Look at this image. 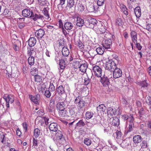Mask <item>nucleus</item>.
<instances>
[{
    "label": "nucleus",
    "mask_w": 151,
    "mask_h": 151,
    "mask_svg": "<svg viewBox=\"0 0 151 151\" xmlns=\"http://www.w3.org/2000/svg\"><path fill=\"white\" fill-rule=\"evenodd\" d=\"M39 4L41 6L45 5L46 4V0H38Z\"/></svg>",
    "instance_id": "e2e57ef3"
},
{
    "label": "nucleus",
    "mask_w": 151,
    "mask_h": 151,
    "mask_svg": "<svg viewBox=\"0 0 151 151\" xmlns=\"http://www.w3.org/2000/svg\"><path fill=\"white\" fill-rule=\"evenodd\" d=\"M31 12L30 10L28 9H24L22 11V15L23 16L25 17L30 16Z\"/></svg>",
    "instance_id": "7c9ffc66"
},
{
    "label": "nucleus",
    "mask_w": 151,
    "mask_h": 151,
    "mask_svg": "<svg viewBox=\"0 0 151 151\" xmlns=\"http://www.w3.org/2000/svg\"><path fill=\"white\" fill-rule=\"evenodd\" d=\"M120 59L118 56H115L112 61L116 64L117 66L118 65H120Z\"/></svg>",
    "instance_id": "a18cd8bd"
},
{
    "label": "nucleus",
    "mask_w": 151,
    "mask_h": 151,
    "mask_svg": "<svg viewBox=\"0 0 151 151\" xmlns=\"http://www.w3.org/2000/svg\"><path fill=\"white\" fill-rule=\"evenodd\" d=\"M75 44L81 50L83 49L84 45L80 39H78L75 41Z\"/></svg>",
    "instance_id": "473e14b6"
},
{
    "label": "nucleus",
    "mask_w": 151,
    "mask_h": 151,
    "mask_svg": "<svg viewBox=\"0 0 151 151\" xmlns=\"http://www.w3.org/2000/svg\"><path fill=\"white\" fill-rule=\"evenodd\" d=\"M146 101L147 104L148 105H151V97L150 96H148L147 97L146 99Z\"/></svg>",
    "instance_id": "338daca9"
},
{
    "label": "nucleus",
    "mask_w": 151,
    "mask_h": 151,
    "mask_svg": "<svg viewBox=\"0 0 151 151\" xmlns=\"http://www.w3.org/2000/svg\"><path fill=\"white\" fill-rule=\"evenodd\" d=\"M61 52L63 56L64 57L68 56L70 54L68 49L65 47H63Z\"/></svg>",
    "instance_id": "4be33fe9"
},
{
    "label": "nucleus",
    "mask_w": 151,
    "mask_h": 151,
    "mask_svg": "<svg viewBox=\"0 0 151 151\" xmlns=\"http://www.w3.org/2000/svg\"><path fill=\"white\" fill-rule=\"evenodd\" d=\"M30 17L32 18L33 20L35 21L38 19H42L44 17L40 14H34L33 12H31Z\"/></svg>",
    "instance_id": "dca6fc26"
},
{
    "label": "nucleus",
    "mask_w": 151,
    "mask_h": 151,
    "mask_svg": "<svg viewBox=\"0 0 151 151\" xmlns=\"http://www.w3.org/2000/svg\"><path fill=\"white\" fill-rule=\"evenodd\" d=\"M59 65L60 69L64 70L66 66L65 62L64 60L61 59L59 60Z\"/></svg>",
    "instance_id": "c9c22d12"
},
{
    "label": "nucleus",
    "mask_w": 151,
    "mask_h": 151,
    "mask_svg": "<svg viewBox=\"0 0 151 151\" xmlns=\"http://www.w3.org/2000/svg\"><path fill=\"white\" fill-rule=\"evenodd\" d=\"M27 61L30 65H33L35 63V58L33 56H29L28 59Z\"/></svg>",
    "instance_id": "4c0bfd02"
},
{
    "label": "nucleus",
    "mask_w": 151,
    "mask_h": 151,
    "mask_svg": "<svg viewBox=\"0 0 151 151\" xmlns=\"http://www.w3.org/2000/svg\"><path fill=\"white\" fill-rule=\"evenodd\" d=\"M84 83L85 85H87L90 83V79L87 76L84 78Z\"/></svg>",
    "instance_id": "bf43d9fd"
},
{
    "label": "nucleus",
    "mask_w": 151,
    "mask_h": 151,
    "mask_svg": "<svg viewBox=\"0 0 151 151\" xmlns=\"http://www.w3.org/2000/svg\"><path fill=\"white\" fill-rule=\"evenodd\" d=\"M73 66L74 68L77 69L79 68L80 66V63L79 61L77 60H75L72 63Z\"/></svg>",
    "instance_id": "c03bdc74"
},
{
    "label": "nucleus",
    "mask_w": 151,
    "mask_h": 151,
    "mask_svg": "<svg viewBox=\"0 0 151 151\" xmlns=\"http://www.w3.org/2000/svg\"><path fill=\"white\" fill-rule=\"evenodd\" d=\"M116 112V109L115 108H114L113 106L108 107L107 109V115L109 116H111L114 115H115Z\"/></svg>",
    "instance_id": "9b49d317"
},
{
    "label": "nucleus",
    "mask_w": 151,
    "mask_h": 151,
    "mask_svg": "<svg viewBox=\"0 0 151 151\" xmlns=\"http://www.w3.org/2000/svg\"><path fill=\"white\" fill-rule=\"evenodd\" d=\"M106 68L107 70L113 71L117 68V66L115 63L111 60L109 61L108 63L106 64Z\"/></svg>",
    "instance_id": "423d86ee"
},
{
    "label": "nucleus",
    "mask_w": 151,
    "mask_h": 151,
    "mask_svg": "<svg viewBox=\"0 0 151 151\" xmlns=\"http://www.w3.org/2000/svg\"><path fill=\"white\" fill-rule=\"evenodd\" d=\"M130 35L132 41L135 44V41H137V33L134 31H132L130 33Z\"/></svg>",
    "instance_id": "393cba45"
},
{
    "label": "nucleus",
    "mask_w": 151,
    "mask_h": 151,
    "mask_svg": "<svg viewBox=\"0 0 151 151\" xmlns=\"http://www.w3.org/2000/svg\"><path fill=\"white\" fill-rule=\"evenodd\" d=\"M142 138L139 135H135L133 137V141L135 143H138L141 142L142 141Z\"/></svg>",
    "instance_id": "a878e982"
},
{
    "label": "nucleus",
    "mask_w": 151,
    "mask_h": 151,
    "mask_svg": "<svg viewBox=\"0 0 151 151\" xmlns=\"http://www.w3.org/2000/svg\"><path fill=\"white\" fill-rule=\"evenodd\" d=\"M116 138L119 139L121 137L122 133L121 131L117 130L116 132Z\"/></svg>",
    "instance_id": "774afa93"
},
{
    "label": "nucleus",
    "mask_w": 151,
    "mask_h": 151,
    "mask_svg": "<svg viewBox=\"0 0 151 151\" xmlns=\"http://www.w3.org/2000/svg\"><path fill=\"white\" fill-rule=\"evenodd\" d=\"M104 37H103L105 39H111L112 37V35L111 34L107 32L106 31L104 34H103Z\"/></svg>",
    "instance_id": "a19ab883"
},
{
    "label": "nucleus",
    "mask_w": 151,
    "mask_h": 151,
    "mask_svg": "<svg viewBox=\"0 0 151 151\" xmlns=\"http://www.w3.org/2000/svg\"><path fill=\"white\" fill-rule=\"evenodd\" d=\"M68 116L74 117L77 116L78 109L75 105H72L68 108Z\"/></svg>",
    "instance_id": "f03ea898"
},
{
    "label": "nucleus",
    "mask_w": 151,
    "mask_h": 151,
    "mask_svg": "<svg viewBox=\"0 0 151 151\" xmlns=\"http://www.w3.org/2000/svg\"><path fill=\"white\" fill-rule=\"evenodd\" d=\"M45 34L44 30L41 29L36 31L35 32V36L38 39H41Z\"/></svg>",
    "instance_id": "9d476101"
},
{
    "label": "nucleus",
    "mask_w": 151,
    "mask_h": 151,
    "mask_svg": "<svg viewBox=\"0 0 151 151\" xmlns=\"http://www.w3.org/2000/svg\"><path fill=\"white\" fill-rule=\"evenodd\" d=\"M59 116L61 117L68 116V113L66 109L64 108L60 111H58Z\"/></svg>",
    "instance_id": "5701e85b"
},
{
    "label": "nucleus",
    "mask_w": 151,
    "mask_h": 151,
    "mask_svg": "<svg viewBox=\"0 0 151 151\" xmlns=\"http://www.w3.org/2000/svg\"><path fill=\"white\" fill-rule=\"evenodd\" d=\"M135 44L136 45V47L137 48V49L139 50H141V49H142V46L140 45V44L137 41H137H135Z\"/></svg>",
    "instance_id": "69168bd1"
},
{
    "label": "nucleus",
    "mask_w": 151,
    "mask_h": 151,
    "mask_svg": "<svg viewBox=\"0 0 151 151\" xmlns=\"http://www.w3.org/2000/svg\"><path fill=\"white\" fill-rule=\"evenodd\" d=\"M77 9L80 12H82L84 9V6L81 4H79L77 6Z\"/></svg>",
    "instance_id": "3c124183"
},
{
    "label": "nucleus",
    "mask_w": 151,
    "mask_h": 151,
    "mask_svg": "<svg viewBox=\"0 0 151 151\" xmlns=\"http://www.w3.org/2000/svg\"><path fill=\"white\" fill-rule=\"evenodd\" d=\"M100 82L104 86L107 87L108 86L109 83V79L106 77H101Z\"/></svg>",
    "instance_id": "ddd939ff"
},
{
    "label": "nucleus",
    "mask_w": 151,
    "mask_h": 151,
    "mask_svg": "<svg viewBox=\"0 0 151 151\" xmlns=\"http://www.w3.org/2000/svg\"><path fill=\"white\" fill-rule=\"evenodd\" d=\"M85 123L83 119L79 120L76 124V125L79 127H84L85 125Z\"/></svg>",
    "instance_id": "09e8293b"
},
{
    "label": "nucleus",
    "mask_w": 151,
    "mask_h": 151,
    "mask_svg": "<svg viewBox=\"0 0 151 151\" xmlns=\"http://www.w3.org/2000/svg\"><path fill=\"white\" fill-rule=\"evenodd\" d=\"M74 103L78 107V110L79 111L85 106V101L83 100L82 98L79 95L75 99Z\"/></svg>",
    "instance_id": "f257e3e1"
},
{
    "label": "nucleus",
    "mask_w": 151,
    "mask_h": 151,
    "mask_svg": "<svg viewBox=\"0 0 151 151\" xmlns=\"http://www.w3.org/2000/svg\"><path fill=\"white\" fill-rule=\"evenodd\" d=\"M87 66L86 64H84L80 65L79 66L80 70L81 72L85 73L86 71Z\"/></svg>",
    "instance_id": "f704fd0d"
},
{
    "label": "nucleus",
    "mask_w": 151,
    "mask_h": 151,
    "mask_svg": "<svg viewBox=\"0 0 151 151\" xmlns=\"http://www.w3.org/2000/svg\"><path fill=\"white\" fill-rule=\"evenodd\" d=\"M75 2L74 0H68L67 1V6L71 8L75 6Z\"/></svg>",
    "instance_id": "e433bc0d"
},
{
    "label": "nucleus",
    "mask_w": 151,
    "mask_h": 151,
    "mask_svg": "<svg viewBox=\"0 0 151 151\" xmlns=\"http://www.w3.org/2000/svg\"><path fill=\"white\" fill-rule=\"evenodd\" d=\"M51 92L49 90H46L45 92V96L47 98H49L51 96Z\"/></svg>",
    "instance_id": "4d7b16f0"
},
{
    "label": "nucleus",
    "mask_w": 151,
    "mask_h": 151,
    "mask_svg": "<svg viewBox=\"0 0 151 151\" xmlns=\"http://www.w3.org/2000/svg\"><path fill=\"white\" fill-rule=\"evenodd\" d=\"M93 114L90 112L87 111L86 112V118L87 119H91L93 116Z\"/></svg>",
    "instance_id": "603ef678"
},
{
    "label": "nucleus",
    "mask_w": 151,
    "mask_h": 151,
    "mask_svg": "<svg viewBox=\"0 0 151 151\" xmlns=\"http://www.w3.org/2000/svg\"><path fill=\"white\" fill-rule=\"evenodd\" d=\"M111 45V39H106L102 43V45L103 47L106 49L110 48Z\"/></svg>",
    "instance_id": "f8f14e48"
},
{
    "label": "nucleus",
    "mask_w": 151,
    "mask_h": 151,
    "mask_svg": "<svg viewBox=\"0 0 151 151\" xmlns=\"http://www.w3.org/2000/svg\"><path fill=\"white\" fill-rule=\"evenodd\" d=\"M139 84H140V86H142V87H147L148 86V84L146 82V81H144L140 82H139Z\"/></svg>",
    "instance_id": "6e6d98bb"
},
{
    "label": "nucleus",
    "mask_w": 151,
    "mask_h": 151,
    "mask_svg": "<svg viewBox=\"0 0 151 151\" xmlns=\"http://www.w3.org/2000/svg\"><path fill=\"white\" fill-rule=\"evenodd\" d=\"M55 102V100L53 98H51L50 100L48 110L50 112H52L54 110Z\"/></svg>",
    "instance_id": "4468645a"
},
{
    "label": "nucleus",
    "mask_w": 151,
    "mask_h": 151,
    "mask_svg": "<svg viewBox=\"0 0 151 151\" xmlns=\"http://www.w3.org/2000/svg\"><path fill=\"white\" fill-rule=\"evenodd\" d=\"M84 142L85 144L87 146L90 145L92 143L91 140L88 138H86L84 139Z\"/></svg>",
    "instance_id": "8fccbe9b"
},
{
    "label": "nucleus",
    "mask_w": 151,
    "mask_h": 151,
    "mask_svg": "<svg viewBox=\"0 0 151 151\" xmlns=\"http://www.w3.org/2000/svg\"><path fill=\"white\" fill-rule=\"evenodd\" d=\"M49 129L51 131L56 132L58 129L57 124L54 122L50 123L49 125Z\"/></svg>",
    "instance_id": "2eb2a0df"
},
{
    "label": "nucleus",
    "mask_w": 151,
    "mask_h": 151,
    "mask_svg": "<svg viewBox=\"0 0 151 151\" xmlns=\"http://www.w3.org/2000/svg\"><path fill=\"white\" fill-rule=\"evenodd\" d=\"M12 43L13 45V48L16 51H19V44L20 42L18 40H12Z\"/></svg>",
    "instance_id": "f3484780"
},
{
    "label": "nucleus",
    "mask_w": 151,
    "mask_h": 151,
    "mask_svg": "<svg viewBox=\"0 0 151 151\" xmlns=\"http://www.w3.org/2000/svg\"><path fill=\"white\" fill-rule=\"evenodd\" d=\"M38 70L35 67L32 68L31 69V74L33 76L35 75V74L37 75L38 73Z\"/></svg>",
    "instance_id": "864d4df0"
},
{
    "label": "nucleus",
    "mask_w": 151,
    "mask_h": 151,
    "mask_svg": "<svg viewBox=\"0 0 151 151\" xmlns=\"http://www.w3.org/2000/svg\"><path fill=\"white\" fill-rule=\"evenodd\" d=\"M134 127V124H129L128 129L125 132V134L127 135L128 133L133 131V127Z\"/></svg>",
    "instance_id": "79ce46f5"
},
{
    "label": "nucleus",
    "mask_w": 151,
    "mask_h": 151,
    "mask_svg": "<svg viewBox=\"0 0 151 151\" xmlns=\"http://www.w3.org/2000/svg\"><path fill=\"white\" fill-rule=\"evenodd\" d=\"M0 141L2 143L6 142L5 135L2 132H0Z\"/></svg>",
    "instance_id": "58836bf2"
},
{
    "label": "nucleus",
    "mask_w": 151,
    "mask_h": 151,
    "mask_svg": "<svg viewBox=\"0 0 151 151\" xmlns=\"http://www.w3.org/2000/svg\"><path fill=\"white\" fill-rule=\"evenodd\" d=\"M48 10L49 8L48 7L44 8L43 9V12L45 19L48 20H50V19H49L50 16L48 13Z\"/></svg>",
    "instance_id": "c85d7f7f"
},
{
    "label": "nucleus",
    "mask_w": 151,
    "mask_h": 151,
    "mask_svg": "<svg viewBox=\"0 0 151 151\" xmlns=\"http://www.w3.org/2000/svg\"><path fill=\"white\" fill-rule=\"evenodd\" d=\"M97 109L98 111L101 112H104L106 110V107L104 104H101L97 107Z\"/></svg>",
    "instance_id": "2f4dec72"
},
{
    "label": "nucleus",
    "mask_w": 151,
    "mask_h": 151,
    "mask_svg": "<svg viewBox=\"0 0 151 151\" xmlns=\"http://www.w3.org/2000/svg\"><path fill=\"white\" fill-rule=\"evenodd\" d=\"M29 97L31 100L35 104H39V100L40 98V96L39 94H37L34 96L32 95H29Z\"/></svg>",
    "instance_id": "0eeeda50"
},
{
    "label": "nucleus",
    "mask_w": 151,
    "mask_h": 151,
    "mask_svg": "<svg viewBox=\"0 0 151 151\" xmlns=\"http://www.w3.org/2000/svg\"><path fill=\"white\" fill-rule=\"evenodd\" d=\"M109 122L112 125L118 126L119 124V120L116 117L111 118L109 119Z\"/></svg>",
    "instance_id": "6e6552de"
},
{
    "label": "nucleus",
    "mask_w": 151,
    "mask_h": 151,
    "mask_svg": "<svg viewBox=\"0 0 151 151\" xmlns=\"http://www.w3.org/2000/svg\"><path fill=\"white\" fill-rule=\"evenodd\" d=\"M96 50L98 54L101 55L104 53V49L101 47H99L96 49Z\"/></svg>",
    "instance_id": "49530a36"
},
{
    "label": "nucleus",
    "mask_w": 151,
    "mask_h": 151,
    "mask_svg": "<svg viewBox=\"0 0 151 151\" xmlns=\"http://www.w3.org/2000/svg\"><path fill=\"white\" fill-rule=\"evenodd\" d=\"M134 12L137 17H140L141 14V10L139 7H137L134 9Z\"/></svg>",
    "instance_id": "72a5a7b5"
},
{
    "label": "nucleus",
    "mask_w": 151,
    "mask_h": 151,
    "mask_svg": "<svg viewBox=\"0 0 151 151\" xmlns=\"http://www.w3.org/2000/svg\"><path fill=\"white\" fill-rule=\"evenodd\" d=\"M120 8L121 11L125 15L127 16L128 14V9L126 6L124 4L121 5Z\"/></svg>",
    "instance_id": "bb28decb"
},
{
    "label": "nucleus",
    "mask_w": 151,
    "mask_h": 151,
    "mask_svg": "<svg viewBox=\"0 0 151 151\" xmlns=\"http://www.w3.org/2000/svg\"><path fill=\"white\" fill-rule=\"evenodd\" d=\"M36 40L34 37H30L28 41V43L29 46L32 47L35 46L36 42Z\"/></svg>",
    "instance_id": "b1692460"
},
{
    "label": "nucleus",
    "mask_w": 151,
    "mask_h": 151,
    "mask_svg": "<svg viewBox=\"0 0 151 151\" xmlns=\"http://www.w3.org/2000/svg\"><path fill=\"white\" fill-rule=\"evenodd\" d=\"M140 145L142 148H146L147 147V142L145 140L143 141L141 144Z\"/></svg>",
    "instance_id": "680f3d73"
},
{
    "label": "nucleus",
    "mask_w": 151,
    "mask_h": 151,
    "mask_svg": "<svg viewBox=\"0 0 151 151\" xmlns=\"http://www.w3.org/2000/svg\"><path fill=\"white\" fill-rule=\"evenodd\" d=\"M40 131L38 128H36L34 131V135L36 138H37L39 137L40 134Z\"/></svg>",
    "instance_id": "de8ad7c7"
},
{
    "label": "nucleus",
    "mask_w": 151,
    "mask_h": 151,
    "mask_svg": "<svg viewBox=\"0 0 151 151\" xmlns=\"http://www.w3.org/2000/svg\"><path fill=\"white\" fill-rule=\"evenodd\" d=\"M124 24V22L122 18H118L115 20V26L118 27H122Z\"/></svg>",
    "instance_id": "a211bd4d"
},
{
    "label": "nucleus",
    "mask_w": 151,
    "mask_h": 151,
    "mask_svg": "<svg viewBox=\"0 0 151 151\" xmlns=\"http://www.w3.org/2000/svg\"><path fill=\"white\" fill-rule=\"evenodd\" d=\"M65 105L63 102H58L56 105L57 109L58 111H60L65 108Z\"/></svg>",
    "instance_id": "c756f323"
},
{
    "label": "nucleus",
    "mask_w": 151,
    "mask_h": 151,
    "mask_svg": "<svg viewBox=\"0 0 151 151\" xmlns=\"http://www.w3.org/2000/svg\"><path fill=\"white\" fill-rule=\"evenodd\" d=\"M122 72L121 70L118 68H116L114 70L113 72V77L115 78H119L122 76Z\"/></svg>",
    "instance_id": "39448f33"
},
{
    "label": "nucleus",
    "mask_w": 151,
    "mask_h": 151,
    "mask_svg": "<svg viewBox=\"0 0 151 151\" xmlns=\"http://www.w3.org/2000/svg\"><path fill=\"white\" fill-rule=\"evenodd\" d=\"M56 133L55 136V138L57 141H60L62 140V139H63V135L62 134V132L61 131L59 130L57 131Z\"/></svg>",
    "instance_id": "6ab92c4d"
},
{
    "label": "nucleus",
    "mask_w": 151,
    "mask_h": 151,
    "mask_svg": "<svg viewBox=\"0 0 151 151\" xmlns=\"http://www.w3.org/2000/svg\"><path fill=\"white\" fill-rule=\"evenodd\" d=\"M145 111L143 108H141L139 110V114L140 117H141L142 115L145 114Z\"/></svg>",
    "instance_id": "052dcab7"
},
{
    "label": "nucleus",
    "mask_w": 151,
    "mask_h": 151,
    "mask_svg": "<svg viewBox=\"0 0 151 151\" xmlns=\"http://www.w3.org/2000/svg\"><path fill=\"white\" fill-rule=\"evenodd\" d=\"M36 54V52L35 51L33 50H30L29 51L28 50V51L27 55L28 56H32L33 55V54Z\"/></svg>",
    "instance_id": "0e129e2a"
},
{
    "label": "nucleus",
    "mask_w": 151,
    "mask_h": 151,
    "mask_svg": "<svg viewBox=\"0 0 151 151\" xmlns=\"http://www.w3.org/2000/svg\"><path fill=\"white\" fill-rule=\"evenodd\" d=\"M56 91L58 94L61 96L65 93V91L64 87L62 85L57 86Z\"/></svg>",
    "instance_id": "aec40b11"
},
{
    "label": "nucleus",
    "mask_w": 151,
    "mask_h": 151,
    "mask_svg": "<svg viewBox=\"0 0 151 151\" xmlns=\"http://www.w3.org/2000/svg\"><path fill=\"white\" fill-rule=\"evenodd\" d=\"M88 11L90 12H94L96 10L94 6L92 5L89 6L88 7Z\"/></svg>",
    "instance_id": "13d9d810"
},
{
    "label": "nucleus",
    "mask_w": 151,
    "mask_h": 151,
    "mask_svg": "<svg viewBox=\"0 0 151 151\" xmlns=\"http://www.w3.org/2000/svg\"><path fill=\"white\" fill-rule=\"evenodd\" d=\"M88 21L89 23L93 24V26L99 22L96 19L92 18H89L88 19Z\"/></svg>",
    "instance_id": "37998d69"
},
{
    "label": "nucleus",
    "mask_w": 151,
    "mask_h": 151,
    "mask_svg": "<svg viewBox=\"0 0 151 151\" xmlns=\"http://www.w3.org/2000/svg\"><path fill=\"white\" fill-rule=\"evenodd\" d=\"M42 77L38 75L35 76V81L37 83H40L42 82Z\"/></svg>",
    "instance_id": "ea45409f"
},
{
    "label": "nucleus",
    "mask_w": 151,
    "mask_h": 151,
    "mask_svg": "<svg viewBox=\"0 0 151 151\" xmlns=\"http://www.w3.org/2000/svg\"><path fill=\"white\" fill-rule=\"evenodd\" d=\"M102 69L99 66L93 65H92V71L94 75L97 77H101L102 75Z\"/></svg>",
    "instance_id": "7ed1b4c3"
},
{
    "label": "nucleus",
    "mask_w": 151,
    "mask_h": 151,
    "mask_svg": "<svg viewBox=\"0 0 151 151\" xmlns=\"http://www.w3.org/2000/svg\"><path fill=\"white\" fill-rule=\"evenodd\" d=\"M48 89L51 92H53L55 91V88L52 83H50Z\"/></svg>",
    "instance_id": "5fc2aeb1"
},
{
    "label": "nucleus",
    "mask_w": 151,
    "mask_h": 151,
    "mask_svg": "<svg viewBox=\"0 0 151 151\" xmlns=\"http://www.w3.org/2000/svg\"><path fill=\"white\" fill-rule=\"evenodd\" d=\"M84 21L83 19L79 17H77L76 20V25L79 27H82L83 25Z\"/></svg>",
    "instance_id": "412c9836"
},
{
    "label": "nucleus",
    "mask_w": 151,
    "mask_h": 151,
    "mask_svg": "<svg viewBox=\"0 0 151 151\" xmlns=\"http://www.w3.org/2000/svg\"><path fill=\"white\" fill-rule=\"evenodd\" d=\"M100 29H104V26L100 22H99L93 26V29L96 32H100L99 30Z\"/></svg>",
    "instance_id": "1a4fd4ad"
},
{
    "label": "nucleus",
    "mask_w": 151,
    "mask_h": 151,
    "mask_svg": "<svg viewBox=\"0 0 151 151\" xmlns=\"http://www.w3.org/2000/svg\"><path fill=\"white\" fill-rule=\"evenodd\" d=\"M64 27L66 30H70L73 27V24L70 22H67L64 25Z\"/></svg>",
    "instance_id": "cd10ccee"
},
{
    "label": "nucleus",
    "mask_w": 151,
    "mask_h": 151,
    "mask_svg": "<svg viewBox=\"0 0 151 151\" xmlns=\"http://www.w3.org/2000/svg\"><path fill=\"white\" fill-rule=\"evenodd\" d=\"M3 98L6 101V105L7 109H8L9 107V103L11 104H12L14 101V97L12 95H8L5 98V97H4Z\"/></svg>",
    "instance_id": "20e7f679"
}]
</instances>
